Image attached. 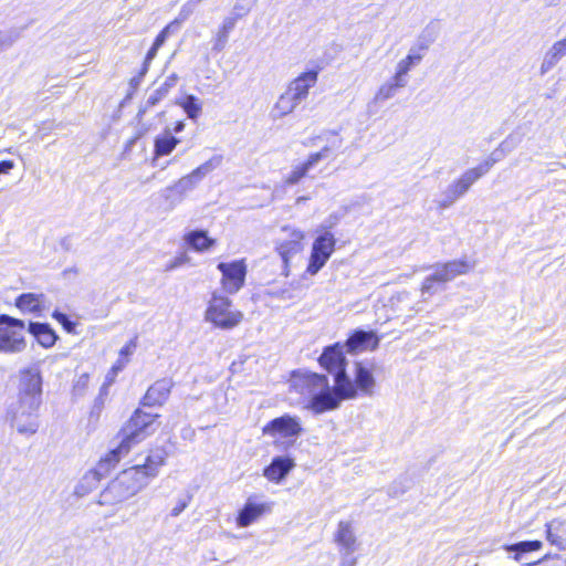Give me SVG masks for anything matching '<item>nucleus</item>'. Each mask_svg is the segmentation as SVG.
Returning a JSON list of instances; mask_svg holds the SVG:
<instances>
[{
    "instance_id": "f257e3e1",
    "label": "nucleus",
    "mask_w": 566,
    "mask_h": 566,
    "mask_svg": "<svg viewBox=\"0 0 566 566\" xmlns=\"http://www.w3.org/2000/svg\"><path fill=\"white\" fill-rule=\"evenodd\" d=\"M166 452L161 449L151 451L143 464H136L123 470L99 493L98 504L114 506L136 495L159 473L165 464Z\"/></svg>"
},
{
    "instance_id": "f03ea898",
    "label": "nucleus",
    "mask_w": 566,
    "mask_h": 566,
    "mask_svg": "<svg viewBox=\"0 0 566 566\" xmlns=\"http://www.w3.org/2000/svg\"><path fill=\"white\" fill-rule=\"evenodd\" d=\"M319 143L324 145L318 151L312 153L301 164L293 167L291 172L285 179L286 185H296L300 180L308 175L322 160L329 158L343 145V137L338 132L333 129L323 130L319 135L310 138L306 146H317Z\"/></svg>"
},
{
    "instance_id": "7ed1b4c3",
    "label": "nucleus",
    "mask_w": 566,
    "mask_h": 566,
    "mask_svg": "<svg viewBox=\"0 0 566 566\" xmlns=\"http://www.w3.org/2000/svg\"><path fill=\"white\" fill-rule=\"evenodd\" d=\"M301 392L310 397V408L315 413L335 410L342 402V397L329 386L325 375L305 374L301 379Z\"/></svg>"
},
{
    "instance_id": "20e7f679",
    "label": "nucleus",
    "mask_w": 566,
    "mask_h": 566,
    "mask_svg": "<svg viewBox=\"0 0 566 566\" xmlns=\"http://www.w3.org/2000/svg\"><path fill=\"white\" fill-rule=\"evenodd\" d=\"M222 163V156L216 155L193 169L190 174L178 179L174 185L164 188L160 192L169 208H175L182 202L188 192L192 191L199 182Z\"/></svg>"
},
{
    "instance_id": "39448f33",
    "label": "nucleus",
    "mask_w": 566,
    "mask_h": 566,
    "mask_svg": "<svg viewBox=\"0 0 566 566\" xmlns=\"http://www.w3.org/2000/svg\"><path fill=\"white\" fill-rule=\"evenodd\" d=\"M158 415H153L137 409L120 431L122 440L119 446L112 450L120 459L127 454L132 447L145 440L155 432V420Z\"/></svg>"
},
{
    "instance_id": "423d86ee",
    "label": "nucleus",
    "mask_w": 566,
    "mask_h": 566,
    "mask_svg": "<svg viewBox=\"0 0 566 566\" xmlns=\"http://www.w3.org/2000/svg\"><path fill=\"white\" fill-rule=\"evenodd\" d=\"M205 319L220 329H232L243 319V313L234 310L232 301L213 292L205 312Z\"/></svg>"
},
{
    "instance_id": "0eeeda50",
    "label": "nucleus",
    "mask_w": 566,
    "mask_h": 566,
    "mask_svg": "<svg viewBox=\"0 0 566 566\" xmlns=\"http://www.w3.org/2000/svg\"><path fill=\"white\" fill-rule=\"evenodd\" d=\"M433 272L424 277L421 284L422 295H433L443 290L444 285L457 276L468 273L470 266L467 261L453 260L446 263H437L429 266Z\"/></svg>"
},
{
    "instance_id": "6e6552de",
    "label": "nucleus",
    "mask_w": 566,
    "mask_h": 566,
    "mask_svg": "<svg viewBox=\"0 0 566 566\" xmlns=\"http://www.w3.org/2000/svg\"><path fill=\"white\" fill-rule=\"evenodd\" d=\"M24 329L23 321L0 315V352L7 354L21 353L27 346Z\"/></svg>"
},
{
    "instance_id": "1a4fd4ad",
    "label": "nucleus",
    "mask_w": 566,
    "mask_h": 566,
    "mask_svg": "<svg viewBox=\"0 0 566 566\" xmlns=\"http://www.w3.org/2000/svg\"><path fill=\"white\" fill-rule=\"evenodd\" d=\"M18 400L30 407H40L42 402V376L38 367L19 371Z\"/></svg>"
},
{
    "instance_id": "9d476101",
    "label": "nucleus",
    "mask_w": 566,
    "mask_h": 566,
    "mask_svg": "<svg viewBox=\"0 0 566 566\" xmlns=\"http://www.w3.org/2000/svg\"><path fill=\"white\" fill-rule=\"evenodd\" d=\"M40 407H30L17 400L7 410V420L20 434L32 436L39 429L38 410Z\"/></svg>"
},
{
    "instance_id": "9b49d317",
    "label": "nucleus",
    "mask_w": 566,
    "mask_h": 566,
    "mask_svg": "<svg viewBox=\"0 0 566 566\" xmlns=\"http://www.w3.org/2000/svg\"><path fill=\"white\" fill-rule=\"evenodd\" d=\"M302 432L300 418L287 413L272 419L262 428L264 436L284 438L290 440L291 443H294Z\"/></svg>"
},
{
    "instance_id": "f8f14e48",
    "label": "nucleus",
    "mask_w": 566,
    "mask_h": 566,
    "mask_svg": "<svg viewBox=\"0 0 566 566\" xmlns=\"http://www.w3.org/2000/svg\"><path fill=\"white\" fill-rule=\"evenodd\" d=\"M334 541L339 548L342 564L347 566H356L357 559L355 557L349 558V556L353 555L358 548L357 537L350 522L340 521L338 523L337 531L334 535Z\"/></svg>"
},
{
    "instance_id": "ddd939ff",
    "label": "nucleus",
    "mask_w": 566,
    "mask_h": 566,
    "mask_svg": "<svg viewBox=\"0 0 566 566\" xmlns=\"http://www.w3.org/2000/svg\"><path fill=\"white\" fill-rule=\"evenodd\" d=\"M119 461L116 452H109L104 459L97 463L96 468L87 471L81 479L78 485L75 489L77 495H85L91 490L95 489L98 482L115 467Z\"/></svg>"
},
{
    "instance_id": "4468645a",
    "label": "nucleus",
    "mask_w": 566,
    "mask_h": 566,
    "mask_svg": "<svg viewBox=\"0 0 566 566\" xmlns=\"http://www.w3.org/2000/svg\"><path fill=\"white\" fill-rule=\"evenodd\" d=\"M483 177L474 167L465 170L457 180L450 184L443 193V198L439 201L440 208H449L459 198L463 197L471 186Z\"/></svg>"
},
{
    "instance_id": "2eb2a0df",
    "label": "nucleus",
    "mask_w": 566,
    "mask_h": 566,
    "mask_svg": "<svg viewBox=\"0 0 566 566\" xmlns=\"http://www.w3.org/2000/svg\"><path fill=\"white\" fill-rule=\"evenodd\" d=\"M221 272V284L223 290L229 294H235L244 285L247 275V265L243 260L233 262H221L217 265Z\"/></svg>"
},
{
    "instance_id": "dca6fc26",
    "label": "nucleus",
    "mask_w": 566,
    "mask_h": 566,
    "mask_svg": "<svg viewBox=\"0 0 566 566\" xmlns=\"http://www.w3.org/2000/svg\"><path fill=\"white\" fill-rule=\"evenodd\" d=\"M429 32V29H427L423 34L420 36L418 45L412 46L408 53V55L398 62L396 67V73L398 80H407V74L409 71L418 65L422 60V53L423 51L428 50L430 43L433 41L432 38H429L426 40V33Z\"/></svg>"
},
{
    "instance_id": "f3484780",
    "label": "nucleus",
    "mask_w": 566,
    "mask_h": 566,
    "mask_svg": "<svg viewBox=\"0 0 566 566\" xmlns=\"http://www.w3.org/2000/svg\"><path fill=\"white\" fill-rule=\"evenodd\" d=\"M344 348V345L340 343L327 346L318 358L321 366L331 374L345 369L346 358Z\"/></svg>"
},
{
    "instance_id": "a211bd4d",
    "label": "nucleus",
    "mask_w": 566,
    "mask_h": 566,
    "mask_svg": "<svg viewBox=\"0 0 566 566\" xmlns=\"http://www.w3.org/2000/svg\"><path fill=\"white\" fill-rule=\"evenodd\" d=\"M317 78V71L304 72L289 84L286 92L300 104L307 97L310 88L316 84Z\"/></svg>"
},
{
    "instance_id": "6ab92c4d",
    "label": "nucleus",
    "mask_w": 566,
    "mask_h": 566,
    "mask_svg": "<svg viewBox=\"0 0 566 566\" xmlns=\"http://www.w3.org/2000/svg\"><path fill=\"white\" fill-rule=\"evenodd\" d=\"M378 344L379 339L374 332L358 329L355 331L343 345L347 353L353 354L367 349H376Z\"/></svg>"
},
{
    "instance_id": "aec40b11",
    "label": "nucleus",
    "mask_w": 566,
    "mask_h": 566,
    "mask_svg": "<svg viewBox=\"0 0 566 566\" xmlns=\"http://www.w3.org/2000/svg\"><path fill=\"white\" fill-rule=\"evenodd\" d=\"M295 461L290 457H274L264 469L263 475L271 482L280 483L294 469Z\"/></svg>"
},
{
    "instance_id": "412c9836",
    "label": "nucleus",
    "mask_w": 566,
    "mask_h": 566,
    "mask_svg": "<svg viewBox=\"0 0 566 566\" xmlns=\"http://www.w3.org/2000/svg\"><path fill=\"white\" fill-rule=\"evenodd\" d=\"M172 382L169 379H160L153 384L143 398L144 406H161L169 397Z\"/></svg>"
},
{
    "instance_id": "4be33fe9",
    "label": "nucleus",
    "mask_w": 566,
    "mask_h": 566,
    "mask_svg": "<svg viewBox=\"0 0 566 566\" xmlns=\"http://www.w3.org/2000/svg\"><path fill=\"white\" fill-rule=\"evenodd\" d=\"M290 237V240L281 242L276 248L285 265H287L289 261L303 249L302 240L304 239V234L302 231L291 230Z\"/></svg>"
},
{
    "instance_id": "5701e85b",
    "label": "nucleus",
    "mask_w": 566,
    "mask_h": 566,
    "mask_svg": "<svg viewBox=\"0 0 566 566\" xmlns=\"http://www.w3.org/2000/svg\"><path fill=\"white\" fill-rule=\"evenodd\" d=\"M376 380L373 376L371 369L359 361L355 364V386L357 391L360 390L366 396L374 394Z\"/></svg>"
},
{
    "instance_id": "b1692460",
    "label": "nucleus",
    "mask_w": 566,
    "mask_h": 566,
    "mask_svg": "<svg viewBox=\"0 0 566 566\" xmlns=\"http://www.w3.org/2000/svg\"><path fill=\"white\" fill-rule=\"evenodd\" d=\"M269 510L264 503L258 504L248 500L244 506L240 510L237 516V524L239 527H247L255 522L261 515Z\"/></svg>"
},
{
    "instance_id": "393cba45",
    "label": "nucleus",
    "mask_w": 566,
    "mask_h": 566,
    "mask_svg": "<svg viewBox=\"0 0 566 566\" xmlns=\"http://www.w3.org/2000/svg\"><path fill=\"white\" fill-rule=\"evenodd\" d=\"M15 305L22 312L40 316L45 310V296L43 294L23 293L17 298Z\"/></svg>"
},
{
    "instance_id": "a878e982",
    "label": "nucleus",
    "mask_w": 566,
    "mask_h": 566,
    "mask_svg": "<svg viewBox=\"0 0 566 566\" xmlns=\"http://www.w3.org/2000/svg\"><path fill=\"white\" fill-rule=\"evenodd\" d=\"M334 382L335 386L332 389L342 397V400L356 398L357 389L355 381L349 378L346 368L334 373Z\"/></svg>"
},
{
    "instance_id": "bb28decb",
    "label": "nucleus",
    "mask_w": 566,
    "mask_h": 566,
    "mask_svg": "<svg viewBox=\"0 0 566 566\" xmlns=\"http://www.w3.org/2000/svg\"><path fill=\"white\" fill-rule=\"evenodd\" d=\"M28 331L36 338L38 343L44 348L52 347L57 339V335L46 323L31 322L29 324Z\"/></svg>"
},
{
    "instance_id": "cd10ccee",
    "label": "nucleus",
    "mask_w": 566,
    "mask_h": 566,
    "mask_svg": "<svg viewBox=\"0 0 566 566\" xmlns=\"http://www.w3.org/2000/svg\"><path fill=\"white\" fill-rule=\"evenodd\" d=\"M566 55V38L555 42L546 52L541 64V74L551 71Z\"/></svg>"
},
{
    "instance_id": "c85d7f7f",
    "label": "nucleus",
    "mask_w": 566,
    "mask_h": 566,
    "mask_svg": "<svg viewBox=\"0 0 566 566\" xmlns=\"http://www.w3.org/2000/svg\"><path fill=\"white\" fill-rule=\"evenodd\" d=\"M179 143L180 140L177 137L172 136L168 128L165 129L163 135H159L155 138V157L170 155Z\"/></svg>"
},
{
    "instance_id": "c756f323",
    "label": "nucleus",
    "mask_w": 566,
    "mask_h": 566,
    "mask_svg": "<svg viewBox=\"0 0 566 566\" xmlns=\"http://www.w3.org/2000/svg\"><path fill=\"white\" fill-rule=\"evenodd\" d=\"M184 239L191 249L198 252L206 251L216 243V240L209 238L207 231L203 230H192Z\"/></svg>"
},
{
    "instance_id": "7c9ffc66",
    "label": "nucleus",
    "mask_w": 566,
    "mask_h": 566,
    "mask_svg": "<svg viewBox=\"0 0 566 566\" xmlns=\"http://www.w3.org/2000/svg\"><path fill=\"white\" fill-rule=\"evenodd\" d=\"M407 80H398L397 75H394L392 78L386 83H384L375 94V102H385L389 98H392L399 88H402L407 85Z\"/></svg>"
},
{
    "instance_id": "2f4dec72",
    "label": "nucleus",
    "mask_w": 566,
    "mask_h": 566,
    "mask_svg": "<svg viewBox=\"0 0 566 566\" xmlns=\"http://www.w3.org/2000/svg\"><path fill=\"white\" fill-rule=\"evenodd\" d=\"M511 151V147L509 146L507 142H502L497 148H495L490 156L481 163L475 168L479 170V172L484 176L489 172V170L500 160H502Z\"/></svg>"
},
{
    "instance_id": "473e14b6",
    "label": "nucleus",
    "mask_w": 566,
    "mask_h": 566,
    "mask_svg": "<svg viewBox=\"0 0 566 566\" xmlns=\"http://www.w3.org/2000/svg\"><path fill=\"white\" fill-rule=\"evenodd\" d=\"M178 76L171 74L157 87L147 98L146 106L151 107L158 104L164 97L167 96L169 91L177 84Z\"/></svg>"
},
{
    "instance_id": "72a5a7b5",
    "label": "nucleus",
    "mask_w": 566,
    "mask_h": 566,
    "mask_svg": "<svg viewBox=\"0 0 566 566\" xmlns=\"http://www.w3.org/2000/svg\"><path fill=\"white\" fill-rule=\"evenodd\" d=\"M298 103L285 91L274 104L271 114L274 118H282L291 114Z\"/></svg>"
},
{
    "instance_id": "f704fd0d",
    "label": "nucleus",
    "mask_w": 566,
    "mask_h": 566,
    "mask_svg": "<svg viewBox=\"0 0 566 566\" xmlns=\"http://www.w3.org/2000/svg\"><path fill=\"white\" fill-rule=\"evenodd\" d=\"M187 114L188 118L196 120L202 112V103L195 95H187L184 99L177 102Z\"/></svg>"
},
{
    "instance_id": "c9c22d12",
    "label": "nucleus",
    "mask_w": 566,
    "mask_h": 566,
    "mask_svg": "<svg viewBox=\"0 0 566 566\" xmlns=\"http://www.w3.org/2000/svg\"><path fill=\"white\" fill-rule=\"evenodd\" d=\"M335 243L336 240L334 235L331 232H324L316 238L312 249L324 255L331 256L334 252Z\"/></svg>"
},
{
    "instance_id": "e433bc0d",
    "label": "nucleus",
    "mask_w": 566,
    "mask_h": 566,
    "mask_svg": "<svg viewBox=\"0 0 566 566\" xmlns=\"http://www.w3.org/2000/svg\"><path fill=\"white\" fill-rule=\"evenodd\" d=\"M542 547V542L539 541H524L516 544H513L511 546L506 547V551L509 552H515V559H520V555L523 553H528L533 551H537Z\"/></svg>"
},
{
    "instance_id": "4c0bfd02",
    "label": "nucleus",
    "mask_w": 566,
    "mask_h": 566,
    "mask_svg": "<svg viewBox=\"0 0 566 566\" xmlns=\"http://www.w3.org/2000/svg\"><path fill=\"white\" fill-rule=\"evenodd\" d=\"M21 36L18 29L0 30V53L11 48Z\"/></svg>"
},
{
    "instance_id": "58836bf2",
    "label": "nucleus",
    "mask_w": 566,
    "mask_h": 566,
    "mask_svg": "<svg viewBox=\"0 0 566 566\" xmlns=\"http://www.w3.org/2000/svg\"><path fill=\"white\" fill-rule=\"evenodd\" d=\"M328 259L329 256L312 249L310 263L306 271L312 275L316 274L325 265Z\"/></svg>"
},
{
    "instance_id": "ea45409f",
    "label": "nucleus",
    "mask_w": 566,
    "mask_h": 566,
    "mask_svg": "<svg viewBox=\"0 0 566 566\" xmlns=\"http://www.w3.org/2000/svg\"><path fill=\"white\" fill-rule=\"evenodd\" d=\"M328 259L329 256L312 249L310 263L306 271L312 275L316 274L325 265Z\"/></svg>"
},
{
    "instance_id": "a19ab883",
    "label": "nucleus",
    "mask_w": 566,
    "mask_h": 566,
    "mask_svg": "<svg viewBox=\"0 0 566 566\" xmlns=\"http://www.w3.org/2000/svg\"><path fill=\"white\" fill-rule=\"evenodd\" d=\"M229 36H230V32L219 25V28L214 34L212 50L216 52L223 51L228 44Z\"/></svg>"
},
{
    "instance_id": "79ce46f5",
    "label": "nucleus",
    "mask_w": 566,
    "mask_h": 566,
    "mask_svg": "<svg viewBox=\"0 0 566 566\" xmlns=\"http://www.w3.org/2000/svg\"><path fill=\"white\" fill-rule=\"evenodd\" d=\"M196 8L197 6L192 3L190 0H188L186 3L182 4L178 13V17L174 21H171V23H176V28L179 29L181 23L188 20L189 17L195 12Z\"/></svg>"
},
{
    "instance_id": "37998d69",
    "label": "nucleus",
    "mask_w": 566,
    "mask_h": 566,
    "mask_svg": "<svg viewBox=\"0 0 566 566\" xmlns=\"http://www.w3.org/2000/svg\"><path fill=\"white\" fill-rule=\"evenodd\" d=\"M179 29L176 28V23H168L160 32L159 34L156 36L153 45H155L156 48H160L164 45V43L166 42L167 38L172 34V33H176Z\"/></svg>"
},
{
    "instance_id": "c03bdc74",
    "label": "nucleus",
    "mask_w": 566,
    "mask_h": 566,
    "mask_svg": "<svg viewBox=\"0 0 566 566\" xmlns=\"http://www.w3.org/2000/svg\"><path fill=\"white\" fill-rule=\"evenodd\" d=\"M67 333H74L76 324L72 322L66 314L61 313L59 311H54L52 315Z\"/></svg>"
},
{
    "instance_id": "a18cd8bd",
    "label": "nucleus",
    "mask_w": 566,
    "mask_h": 566,
    "mask_svg": "<svg viewBox=\"0 0 566 566\" xmlns=\"http://www.w3.org/2000/svg\"><path fill=\"white\" fill-rule=\"evenodd\" d=\"M547 539L559 549H566V537L553 533L551 525H547Z\"/></svg>"
},
{
    "instance_id": "49530a36",
    "label": "nucleus",
    "mask_w": 566,
    "mask_h": 566,
    "mask_svg": "<svg viewBox=\"0 0 566 566\" xmlns=\"http://www.w3.org/2000/svg\"><path fill=\"white\" fill-rule=\"evenodd\" d=\"M251 10V7L248 6V4H244V3H241V2H237L230 14L238 18V19H242L243 17H245Z\"/></svg>"
},
{
    "instance_id": "de8ad7c7",
    "label": "nucleus",
    "mask_w": 566,
    "mask_h": 566,
    "mask_svg": "<svg viewBox=\"0 0 566 566\" xmlns=\"http://www.w3.org/2000/svg\"><path fill=\"white\" fill-rule=\"evenodd\" d=\"M240 19L229 14L227 17L223 18L220 27H222L223 29H226L227 31H229L230 33L234 30L235 25H237V22L239 21Z\"/></svg>"
},
{
    "instance_id": "09e8293b",
    "label": "nucleus",
    "mask_w": 566,
    "mask_h": 566,
    "mask_svg": "<svg viewBox=\"0 0 566 566\" xmlns=\"http://www.w3.org/2000/svg\"><path fill=\"white\" fill-rule=\"evenodd\" d=\"M158 50L159 49L156 48L155 45H151V48L148 50V52L146 54V57H145V61H144V67H143V71H142V75H144L147 72L148 65L155 59V56L157 55Z\"/></svg>"
},
{
    "instance_id": "8fccbe9b",
    "label": "nucleus",
    "mask_w": 566,
    "mask_h": 566,
    "mask_svg": "<svg viewBox=\"0 0 566 566\" xmlns=\"http://www.w3.org/2000/svg\"><path fill=\"white\" fill-rule=\"evenodd\" d=\"M13 168L14 163L12 160L0 161V174H8Z\"/></svg>"
},
{
    "instance_id": "3c124183",
    "label": "nucleus",
    "mask_w": 566,
    "mask_h": 566,
    "mask_svg": "<svg viewBox=\"0 0 566 566\" xmlns=\"http://www.w3.org/2000/svg\"><path fill=\"white\" fill-rule=\"evenodd\" d=\"M187 507V503L179 502L172 510H171V516H178Z\"/></svg>"
},
{
    "instance_id": "603ef678",
    "label": "nucleus",
    "mask_w": 566,
    "mask_h": 566,
    "mask_svg": "<svg viewBox=\"0 0 566 566\" xmlns=\"http://www.w3.org/2000/svg\"><path fill=\"white\" fill-rule=\"evenodd\" d=\"M135 348V343L132 340L130 343L126 344L120 349V356H128L133 353V349Z\"/></svg>"
},
{
    "instance_id": "864d4df0",
    "label": "nucleus",
    "mask_w": 566,
    "mask_h": 566,
    "mask_svg": "<svg viewBox=\"0 0 566 566\" xmlns=\"http://www.w3.org/2000/svg\"><path fill=\"white\" fill-rule=\"evenodd\" d=\"M185 262L182 256L176 258L169 265H167V271L174 270L180 266Z\"/></svg>"
},
{
    "instance_id": "5fc2aeb1",
    "label": "nucleus",
    "mask_w": 566,
    "mask_h": 566,
    "mask_svg": "<svg viewBox=\"0 0 566 566\" xmlns=\"http://www.w3.org/2000/svg\"><path fill=\"white\" fill-rule=\"evenodd\" d=\"M185 129V123L182 120H179L175 124L174 132L175 133H181Z\"/></svg>"
},
{
    "instance_id": "6e6d98bb",
    "label": "nucleus",
    "mask_w": 566,
    "mask_h": 566,
    "mask_svg": "<svg viewBox=\"0 0 566 566\" xmlns=\"http://www.w3.org/2000/svg\"><path fill=\"white\" fill-rule=\"evenodd\" d=\"M120 369H122V365L118 363L112 367L111 374H113V376H116L117 371Z\"/></svg>"
},
{
    "instance_id": "4d7b16f0",
    "label": "nucleus",
    "mask_w": 566,
    "mask_h": 566,
    "mask_svg": "<svg viewBox=\"0 0 566 566\" xmlns=\"http://www.w3.org/2000/svg\"><path fill=\"white\" fill-rule=\"evenodd\" d=\"M64 273H75L76 274L77 273V269H75V268L67 269V270L64 271Z\"/></svg>"
},
{
    "instance_id": "13d9d810",
    "label": "nucleus",
    "mask_w": 566,
    "mask_h": 566,
    "mask_svg": "<svg viewBox=\"0 0 566 566\" xmlns=\"http://www.w3.org/2000/svg\"><path fill=\"white\" fill-rule=\"evenodd\" d=\"M305 200H307V198H306V197H298V198L296 199V202H297V203H300L301 201H305Z\"/></svg>"
},
{
    "instance_id": "bf43d9fd",
    "label": "nucleus",
    "mask_w": 566,
    "mask_h": 566,
    "mask_svg": "<svg viewBox=\"0 0 566 566\" xmlns=\"http://www.w3.org/2000/svg\"><path fill=\"white\" fill-rule=\"evenodd\" d=\"M190 1L198 7L203 0H190Z\"/></svg>"
},
{
    "instance_id": "052dcab7",
    "label": "nucleus",
    "mask_w": 566,
    "mask_h": 566,
    "mask_svg": "<svg viewBox=\"0 0 566 566\" xmlns=\"http://www.w3.org/2000/svg\"><path fill=\"white\" fill-rule=\"evenodd\" d=\"M114 377H115V376H113V375H112V376H109V375H108V376H107V379H108L109 381H112Z\"/></svg>"
},
{
    "instance_id": "680f3d73",
    "label": "nucleus",
    "mask_w": 566,
    "mask_h": 566,
    "mask_svg": "<svg viewBox=\"0 0 566 566\" xmlns=\"http://www.w3.org/2000/svg\"><path fill=\"white\" fill-rule=\"evenodd\" d=\"M137 85V82H135V78H132V84Z\"/></svg>"
},
{
    "instance_id": "e2e57ef3",
    "label": "nucleus",
    "mask_w": 566,
    "mask_h": 566,
    "mask_svg": "<svg viewBox=\"0 0 566 566\" xmlns=\"http://www.w3.org/2000/svg\"><path fill=\"white\" fill-rule=\"evenodd\" d=\"M137 85V82H135V78H132V84Z\"/></svg>"
},
{
    "instance_id": "0e129e2a",
    "label": "nucleus",
    "mask_w": 566,
    "mask_h": 566,
    "mask_svg": "<svg viewBox=\"0 0 566 566\" xmlns=\"http://www.w3.org/2000/svg\"><path fill=\"white\" fill-rule=\"evenodd\" d=\"M564 566H566V558H565V562H564Z\"/></svg>"
}]
</instances>
